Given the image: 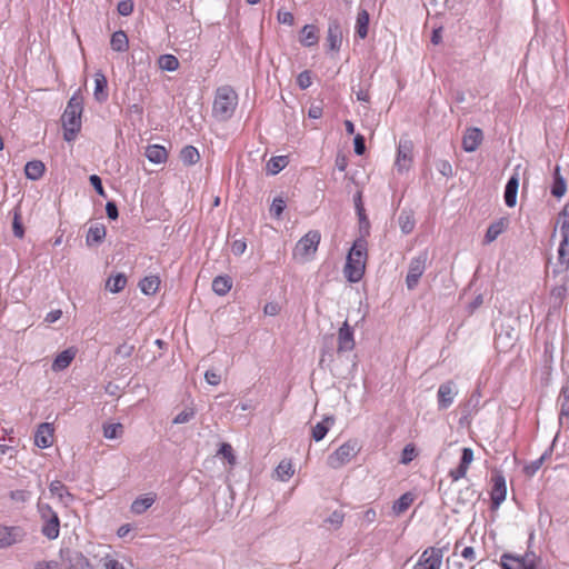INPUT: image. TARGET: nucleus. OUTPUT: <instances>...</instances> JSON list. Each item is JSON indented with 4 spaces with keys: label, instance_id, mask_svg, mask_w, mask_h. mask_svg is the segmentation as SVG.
Listing matches in <instances>:
<instances>
[{
    "label": "nucleus",
    "instance_id": "nucleus-1",
    "mask_svg": "<svg viewBox=\"0 0 569 569\" xmlns=\"http://www.w3.org/2000/svg\"><path fill=\"white\" fill-rule=\"evenodd\" d=\"M561 240L555 259L549 260L550 276L553 283L550 288L549 307L559 310L569 293V216H565L560 227Z\"/></svg>",
    "mask_w": 569,
    "mask_h": 569
},
{
    "label": "nucleus",
    "instance_id": "nucleus-2",
    "mask_svg": "<svg viewBox=\"0 0 569 569\" xmlns=\"http://www.w3.org/2000/svg\"><path fill=\"white\" fill-rule=\"evenodd\" d=\"M367 262V242L363 239L355 241L347 256L343 269L345 277L350 282H358L362 279Z\"/></svg>",
    "mask_w": 569,
    "mask_h": 569
},
{
    "label": "nucleus",
    "instance_id": "nucleus-3",
    "mask_svg": "<svg viewBox=\"0 0 569 569\" xmlns=\"http://www.w3.org/2000/svg\"><path fill=\"white\" fill-rule=\"evenodd\" d=\"M237 106L238 94L231 87L223 86L217 89L212 107V114L216 119L220 121L230 119Z\"/></svg>",
    "mask_w": 569,
    "mask_h": 569
},
{
    "label": "nucleus",
    "instance_id": "nucleus-4",
    "mask_svg": "<svg viewBox=\"0 0 569 569\" xmlns=\"http://www.w3.org/2000/svg\"><path fill=\"white\" fill-rule=\"evenodd\" d=\"M82 99L73 94L69 100L62 114V126L64 129V140L72 141L81 128Z\"/></svg>",
    "mask_w": 569,
    "mask_h": 569
},
{
    "label": "nucleus",
    "instance_id": "nucleus-5",
    "mask_svg": "<svg viewBox=\"0 0 569 569\" xmlns=\"http://www.w3.org/2000/svg\"><path fill=\"white\" fill-rule=\"evenodd\" d=\"M361 446L357 439H349L339 446L327 458L329 468L338 470L351 462L360 452Z\"/></svg>",
    "mask_w": 569,
    "mask_h": 569
},
{
    "label": "nucleus",
    "instance_id": "nucleus-6",
    "mask_svg": "<svg viewBox=\"0 0 569 569\" xmlns=\"http://www.w3.org/2000/svg\"><path fill=\"white\" fill-rule=\"evenodd\" d=\"M320 232L311 230L306 233L296 244L293 249V259L300 263L310 261L318 250L320 243Z\"/></svg>",
    "mask_w": 569,
    "mask_h": 569
},
{
    "label": "nucleus",
    "instance_id": "nucleus-7",
    "mask_svg": "<svg viewBox=\"0 0 569 569\" xmlns=\"http://www.w3.org/2000/svg\"><path fill=\"white\" fill-rule=\"evenodd\" d=\"M500 560L503 569H545L539 567L540 559L535 552H526L521 557L503 553Z\"/></svg>",
    "mask_w": 569,
    "mask_h": 569
},
{
    "label": "nucleus",
    "instance_id": "nucleus-8",
    "mask_svg": "<svg viewBox=\"0 0 569 569\" xmlns=\"http://www.w3.org/2000/svg\"><path fill=\"white\" fill-rule=\"evenodd\" d=\"M39 512L42 520V535L49 540H54L59 537L60 520L56 511L49 505H39Z\"/></svg>",
    "mask_w": 569,
    "mask_h": 569
},
{
    "label": "nucleus",
    "instance_id": "nucleus-9",
    "mask_svg": "<svg viewBox=\"0 0 569 569\" xmlns=\"http://www.w3.org/2000/svg\"><path fill=\"white\" fill-rule=\"evenodd\" d=\"M413 162V143L408 138H400L397 156L395 160V168L399 173L409 171Z\"/></svg>",
    "mask_w": 569,
    "mask_h": 569
},
{
    "label": "nucleus",
    "instance_id": "nucleus-10",
    "mask_svg": "<svg viewBox=\"0 0 569 569\" xmlns=\"http://www.w3.org/2000/svg\"><path fill=\"white\" fill-rule=\"evenodd\" d=\"M26 537V531L20 526L0 525V549H8Z\"/></svg>",
    "mask_w": 569,
    "mask_h": 569
},
{
    "label": "nucleus",
    "instance_id": "nucleus-11",
    "mask_svg": "<svg viewBox=\"0 0 569 569\" xmlns=\"http://www.w3.org/2000/svg\"><path fill=\"white\" fill-rule=\"evenodd\" d=\"M442 557L441 549L428 548L421 553L415 569H441Z\"/></svg>",
    "mask_w": 569,
    "mask_h": 569
},
{
    "label": "nucleus",
    "instance_id": "nucleus-12",
    "mask_svg": "<svg viewBox=\"0 0 569 569\" xmlns=\"http://www.w3.org/2000/svg\"><path fill=\"white\" fill-rule=\"evenodd\" d=\"M492 489L490 492L492 509H498L507 497V485L502 473L497 472L491 478Z\"/></svg>",
    "mask_w": 569,
    "mask_h": 569
},
{
    "label": "nucleus",
    "instance_id": "nucleus-13",
    "mask_svg": "<svg viewBox=\"0 0 569 569\" xmlns=\"http://www.w3.org/2000/svg\"><path fill=\"white\" fill-rule=\"evenodd\" d=\"M426 256H418L413 258L409 264L408 274L406 278V284L409 290L416 288L419 282V279L423 274L426 270Z\"/></svg>",
    "mask_w": 569,
    "mask_h": 569
},
{
    "label": "nucleus",
    "instance_id": "nucleus-14",
    "mask_svg": "<svg viewBox=\"0 0 569 569\" xmlns=\"http://www.w3.org/2000/svg\"><path fill=\"white\" fill-rule=\"evenodd\" d=\"M457 393V386L453 381L441 383L437 392L439 409L443 410L449 408L453 403Z\"/></svg>",
    "mask_w": 569,
    "mask_h": 569
},
{
    "label": "nucleus",
    "instance_id": "nucleus-15",
    "mask_svg": "<svg viewBox=\"0 0 569 569\" xmlns=\"http://www.w3.org/2000/svg\"><path fill=\"white\" fill-rule=\"evenodd\" d=\"M356 346L353 329L347 321L342 323L338 331V352H349Z\"/></svg>",
    "mask_w": 569,
    "mask_h": 569
},
{
    "label": "nucleus",
    "instance_id": "nucleus-16",
    "mask_svg": "<svg viewBox=\"0 0 569 569\" xmlns=\"http://www.w3.org/2000/svg\"><path fill=\"white\" fill-rule=\"evenodd\" d=\"M53 432L54 429L51 423H41L34 433V445L41 449L51 447L53 443Z\"/></svg>",
    "mask_w": 569,
    "mask_h": 569
},
{
    "label": "nucleus",
    "instance_id": "nucleus-17",
    "mask_svg": "<svg viewBox=\"0 0 569 569\" xmlns=\"http://www.w3.org/2000/svg\"><path fill=\"white\" fill-rule=\"evenodd\" d=\"M483 139L482 131L479 128H469L462 138V148L466 152L476 151Z\"/></svg>",
    "mask_w": 569,
    "mask_h": 569
},
{
    "label": "nucleus",
    "instance_id": "nucleus-18",
    "mask_svg": "<svg viewBox=\"0 0 569 569\" xmlns=\"http://www.w3.org/2000/svg\"><path fill=\"white\" fill-rule=\"evenodd\" d=\"M77 355V350L74 348H68L60 352L53 360L51 369L54 372H59L68 368L73 361Z\"/></svg>",
    "mask_w": 569,
    "mask_h": 569
},
{
    "label": "nucleus",
    "instance_id": "nucleus-19",
    "mask_svg": "<svg viewBox=\"0 0 569 569\" xmlns=\"http://www.w3.org/2000/svg\"><path fill=\"white\" fill-rule=\"evenodd\" d=\"M328 47L331 51H338L342 43L341 27L337 21L330 22L327 33Z\"/></svg>",
    "mask_w": 569,
    "mask_h": 569
},
{
    "label": "nucleus",
    "instance_id": "nucleus-20",
    "mask_svg": "<svg viewBox=\"0 0 569 569\" xmlns=\"http://www.w3.org/2000/svg\"><path fill=\"white\" fill-rule=\"evenodd\" d=\"M49 491L51 496L57 497L64 506H68L73 500V496L69 492L68 488L59 480L50 483Z\"/></svg>",
    "mask_w": 569,
    "mask_h": 569
},
{
    "label": "nucleus",
    "instance_id": "nucleus-21",
    "mask_svg": "<svg viewBox=\"0 0 569 569\" xmlns=\"http://www.w3.org/2000/svg\"><path fill=\"white\" fill-rule=\"evenodd\" d=\"M144 156L150 162L154 164L164 163L168 159V152L166 148L160 144L148 146L146 148Z\"/></svg>",
    "mask_w": 569,
    "mask_h": 569
},
{
    "label": "nucleus",
    "instance_id": "nucleus-22",
    "mask_svg": "<svg viewBox=\"0 0 569 569\" xmlns=\"http://www.w3.org/2000/svg\"><path fill=\"white\" fill-rule=\"evenodd\" d=\"M519 188L518 174L510 177L505 189V202L506 206L512 208L517 203V193Z\"/></svg>",
    "mask_w": 569,
    "mask_h": 569
},
{
    "label": "nucleus",
    "instance_id": "nucleus-23",
    "mask_svg": "<svg viewBox=\"0 0 569 569\" xmlns=\"http://www.w3.org/2000/svg\"><path fill=\"white\" fill-rule=\"evenodd\" d=\"M335 425V418L332 416H327L322 419V421L315 425L311 429V436L315 441L322 440L330 428Z\"/></svg>",
    "mask_w": 569,
    "mask_h": 569
},
{
    "label": "nucleus",
    "instance_id": "nucleus-24",
    "mask_svg": "<svg viewBox=\"0 0 569 569\" xmlns=\"http://www.w3.org/2000/svg\"><path fill=\"white\" fill-rule=\"evenodd\" d=\"M67 569H93L90 561L81 552H70L67 557Z\"/></svg>",
    "mask_w": 569,
    "mask_h": 569
},
{
    "label": "nucleus",
    "instance_id": "nucleus-25",
    "mask_svg": "<svg viewBox=\"0 0 569 569\" xmlns=\"http://www.w3.org/2000/svg\"><path fill=\"white\" fill-rule=\"evenodd\" d=\"M508 227V219L501 218L491 223L485 234V242L491 243L495 241Z\"/></svg>",
    "mask_w": 569,
    "mask_h": 569
},
{
    "label": "nucleus",
    "instance_id": "nucleus-26",
    "mask_svg": "<svg viewBox=\"0 0 569 569\" xmlns=\"http://www.w3.org/2000/svg\"><path fill=\"white\" fill-rule=\"evenodd\" d=\"M107 89V78L100 71L94 73V92L93 96L97 101L102 102L108 98Z\"/></svg>",
    "mask_w": 569,
    "mask_h": 569
},
{
    "label": "nucleus",
    "instance_id": "nucleus-27",
    "mask_svg": "<svg viewBox=\"0 0 569 569\" xmlns=\"http://www.w3.org/2000/svg\"><path fill=\"white\" fill-rule=\"evenodd\" d=\"M318 30L313 24H306L301 30L300 42L305 47L316 46L318 43Z\"/></svg>",
    "mask_w": 569,
    "mask_h": 569
},
{
    "label": "nucleus",
    "instance_id": "nucleus-28",
    "mask_svg": "<svg viewBox=\"0 0 569 569\" xmlns=\"http://www.w3.org/2000/svg\"><path fill=\"white\" fill-rule=\"evenodd\" d=\"M295 473L293 465L290 460L283 459L274 470V476L280 481H288Z\"/></svg>",
    "mask_w": 569,
    "mask_h": 569
},
{
    "label": "nucleus",
    "instance_id": "nucleus-29",
    "mask_svg": "<svg viewBox=\"0 0 569 569\" xmlns=\"http://www.w3.org/2000/svg\"><path fill=\"white\" fill-rule=\"evenodd\" d=\"M567 191V183L565 178L560 174L559 166L556 167L553 172V183L551 187V193L556 198H561Z\"/></svg>",
    "mask_w": 569,
    "mask_h": 569
},
{
    "label": "nucleus",
    "instance_id": "nucleus-30",
    "mask_svg": "<svg viewBox=\"0 0 569 569\" xmlns=\"http://www.w3.org/2000/svg\"><path fill=\"white\" fill-rule=\"evenodd\" d=\"M110 46L113 51L126 52L129 48V40L127 34L119 30L112 33Z\"/></svg>",
    "mask_w": 569,
    "mask_h": 569
},
{
    "label": "nucleus",
    "instance_id": "nucleus-31",
    "mask_svg": "<svg viewBox=\"0 0 569 569\" xmlns=\"http://www.w3.org/2000/svg\"><path fill=\"white\" fill-rule=\"evenodd\" d=\"M106 237V227L101 223L93 224L89 228L87 233V244L92 246L100 243Z\"/></svg>",
    "mask_w": 569,
    "mask_h": 569
},
{
    "label": "nucleus",
    "instance_id": "nucleus-32",
    "mask_svg": "<svg viewBox=\"0 0 569 569\" xmlns=\"http://www.w3.org/2000/svg\"><path fill=\"white\" fill-rule=\"evenodd\" d=\"M415 497L410 492L403 493L392 506V512L395 516L405 513L409 507L413 503Z\"/></svg>",
    "mask_w": 569,
    "mask_h": 569
},
{
    "label": "nucleus",
    "instance_id": "nucleus-33",
    "mask_svg": "<svg viewBox=\"0 0 569 569\" xmlns=\"http://www.w3.org/2000/svg\"><path fill=\"white\" fill-rule=\"evenodd\" d=\"M44 169V164L41 161L33 160L27 162L24 167V172L28 179L38 180L43 176Z\"/></svg>",
    "mask_w": 569,
    "mask_h": 569
},
{
    "label": "nucleus",
    "instance_id": "nucleus-34",
    "mask_svg": "<svg viewBox=\"0 0 569 569\" xmlns=\"http://www.w3.org/2000/svg\"><path fill=\"white\" fill-rule=\"evenodd\" d=\"M369 29V13L367 10H360L356 20V32L359 38L365 39Z\"/></svg>",
    "mask_w": 569,
    "mask_h": 569
},
{
    "label": "nucleus",
    "instance_id": "nucleus-35",
    "mask_svg": "<svg viewBox=\"0 0 569 569\" xmlns=\"http://www.w3.org/2000/svg\"><path fill=\"white\" fill-rule=\"evenodd\" d=\"M232 287V281L229 277L218 276L212 281V290L219 295H227Z\"/></svg>",
    "mask_w": 569,
    "mask_h": 569
},
{
    "label": "nucleus",
    "instance_id": "nucleus-36",
    "mask_svg": "<svg viewBox=\"0 0 569 569\" xmlns=\"http://www.w3.org/2000/svg\"><path fill=\"white\" fill-rule=\"evenodd\" d=\"M153 503H154V497H152L150 495L139 497L132 502L131 511L136 515H141L147 509H149Z\"/></svg>",
    "mask_w": 569,
    "mask_h": 569
},
{
    "label": "nucleus",
    "instance_id": "nucleus-37",
    "mask_svg": "<svg viewBox=\"0 0 569 569\" xmlns=\"http://www.w3.org/2000/svg\"><path fill=\"white\" fill-rule=\"evenodd\" d=\"M160 286V279L157 276H149L143 278L139 288L144 295H154Z\"/></svg>",
    "mask_w": 569,
    "mask_h": 569
},
{
    "label": "nucleus",
    "instance_id": "nucleus-38",
    "mask_svg": "<svg viewBox=\"0 0 569 569\" xmlns=\"http://www.w3.org/2000/svg\"><path fill=\"white\" fill-rule=\"evenodd\" d=\"M181 161L187 166L197 163L200 159L199 151L192 146H186L180 152Z\"/></svg>",
    "mask_w": 569,
    "mask_h": 569
},
{
    "label": "nucleus",
    "instance_id": "nucleus-39",
    "mask_svg": "<svg viewBox=\"0 0 569 569\" xmlns=\"http://www.w3.org/2000/svg\"><path fill=\"white\" fill-rule=\"evenodd\" d=\"M127 284V278L122 273H118L116 276L110 277L107 280L106 287L107 289L112 292L117 293L120 292Z\"/></svg>",
    "mask_w": 569,
    "mask_h": 569
},
{
    "label": "nucleus",
    "instance_id": "nucleus-40",
    "mask_svg": "<svg viewBox=\"0 0 569 569\" xmlns=\"http://www.w3.org/2000/svg\"><path fill=\"white\" fill-rule=\"evenodd\" d=\"M100 562L101 569H127L116 553H106Z\"/></svg>",
    "mask_w": 569,
    "mask_h": 569
},
{
    "label": "nucleus",
    "instance_id": "nucleus-41",
    "mask_svg": "<svg viewBox=\"0 0 569 569\" xmlns=\"http://www.w3.org/2000/svg\"><path fill=\"white\" fill-rule=\"evenodd\" d=\"M288 164L287 157H272L267 163V171L270 174H277Z\"/></svg>",
    "mask_w": 569,
    "mask_h": 569
},
{
    "label": "nucleus",
    "instance_id": "nucleus-42",
    "mask_svg": "<svg viewBox=\"0 0 569 569\" xmlns=\"http://www.w3.org/2000/svg\"><path fill=\"white\" fill-rule=\"evenodd\" d=\"M159 68L166 71H176L179 68V60L172 54H162L158 60Z\"/></svg>",
    "mask_w": 569,
    "mask_h": 569
},
{
    "label": "nucleus",
    "instance_id": "nucleus-43",
    "mask_svg": "<svg viewBox=\"0 0 569 569\" xmlns=\"http://www.w3.org/2000/svg\"><path fill=\"white\" fill-rule=\"evenodd\" d=\"M123 433V426L119 422L107 423L103 426V437L107 439H118Z\"/></svg>",
    "mask_w": 569,
    "mask_h": 569
},
{
    "label": "nucleus",
    "instance_id": "nucleus-44",
    "mask_svg": "<svg viewBox=\"0 0 569 569\" xmlns=\"http://www.w3.org/2000/svg\"><path fill=\"white\" fill-rule=\"evenodd\" d=\"M399 226L403 233H410L415 228V220L410 212L402 211L399 216Z\"/></svg>",
    "mask_w": 569,
    "mask_h": 569
},
{
    "label": "nucleus",
    "instance_id": "nucleus-45",
    "mask_svg": "<svg viewBox=\"0 0 569 569\" xmlns=\"http://www.w3.org/2000/svg\"><path fill=\"white\" fill-rule=\"evenodd\" d=\"M196 416V409L192 406L186 407L172 420L174 425H183L190 422Z\"/></svg>",
    "mask_w": 569,
    "mask_h": 569
},
{
    "label": "nucleus",
    "instance_id": "nucleus-46",
    "mask_svg": "<svg viewBox=\"0 0 569 569\" xmlns=\"http://www.w3.org/2000/svg\"><path fill=\"white\" fill-rule=\"evenodd\" d=\"M551 455V449L547 450L541 457L531 461L528 466L525 467V472L528 476H533L543 465L545 460L549 458Z\"/></svg>",
    "mask_w": 569,
    "mask_h": 569
},
{
    "label": "nucleus",
    "instance_id": "nucleus-47",
    "mask_svg": "<svg viewBox=\"0 0 569 569\" xmlns=\"http://www.w3.org/2000/svg\"><path fill=\"white\" fill-rule=\"evenodd\" d=\"M218 455H221L224 459H227L231 467L236 465V456L231 445L226 442L221 443Z\"/></svg>",
    "mask_w": 569,
    "mask_h": 569
},
{
    "label": "nucleus",
    "instance_id": "nucleus-48",
    "mask_svg": "<svg viewBox=\"0 0 569 569\" xmlns=\"http://www.w3.org/2000/svg\"><path fill=\"white\" fill-rule=\"evenodd\" d=\"M12 230H13V234L16 237H18L20 239L23 238L24 229H23V226L21 222L20 212L18 210H16L13 213Z\"/></svg>",
    "mask_w": 569,
    "mask_h": 569
},
{
    "label": "nucleus",
    "instance_id": "nucleus-49",
    "mask_svg": "<svg viewBox=\"0 0 569 569\" xmlns=\"http://www.w3.org/2000/svg\"><path fill=\"white\" fill-rule=\"evenodd\" d=\"M286 208V202L282 198H274L270 207V213L274 218L279 219Z\"/></svg>",
    "mask_w": 569,
    "mask_h": 569
},
{
    "label": "nucleus",
    "instance_id": "nucleus-50",
    "mask_svg": "<svg viewBox=\"0 0 569 569\" xmlns=\"http://www.w3.org/2000/svg\"><path fill=\"white\" fill-rule=\"evenodd\" d=\"M560 400H561V411H560L561 416L569 417V386L566 388H562Z\"/></svg>",
    "mask_w": 569,
    "mask_h": 569
},
{
    "label": "nucleus",
    "instance_id": "nucleus-51",
    "mask_svg": "<svg viewBox=\"0 0 569 569\" xmlns=\"http://www.w3.org/2000/svg\"><path fill=\"white\" fill-rule=\"evenodd\" d=\"M117 10H118V13L123 16V17H127V16L131 14L132 11H133V2H132V0H121L118 3Z\"/></svg>",
    "mask_w": 569,
    "mask_h": 569
},
{
    "label": "nucleus",
    "instance_id": "nucleus-52",
    "mask_svg": "<svg viewBox=\"0 0 569 569\" xmlns=\"http://www.w3.org/2000/svg\"><path fill=\"white\" fill-rule=\"evenodd\" d=\"M297 83L300 89H308L312 83L310 72L306 70L299 73V76L297 77Z\"/></svg>",
    "mask_w": 569,
    "mask_h": 569
},
{
    "label": "nucleus",
    "instance_id": "nucleus-53",
    "mask_svg": "<svg viewBox=\"0 0 569 569\" xmlns=\"http://www.w3.org/2000/svg\"><path fill=\"white\" fill-rule=\"evenodd\" d=\"M416 457V449L412 445H407L401 455V463L407 465Z\"/></svg>",
    "mask_w": 569,
    "mask_h": 569
},
{
    "label": "nucleus",
    "instance_id": "nucleus-54",
    "mask_svg": "<svg viewBox=\"0 0 569 569\" xmlns=\"http://www.w3.org/2000/svg\"><path fill=\"white\" fill-rule=\"evenodd\" d=\"M473 461V451L470 448H463L462 449V456L460 463L462 467L469 469L471 462Z\"/></svg>",
    "mask_w": 569,
    "mask_h": 569
},
{
    "label": "nucleus",
    "instance_id": "nucleus-55",
    "mask_svg": "<svg viewBox=\"0 0 569 569\" xmlns=\"http://www.w3.org/2000/svg\"><path fill=\"white\" fill-rule=\"evenodd\" d=\"M277 18L278 21L282 24L292 26L295 22L293 14L286 10H279Z\"/></svg>",
    "mask_w": 569,
    "mask_h": 569
},
{
    "label": "nucleus",
    "instance_id": "nucleus-56",
    "mask_svg": "<svg viewBox=\"0 0 569 569\" xmlns=\"http://www.w3.org/2000/svg\"><path fill=\"white\" fill-rule=\"evenodd\" d=\"M34 569H62L61 565L56 560H41L34 565Z\"/></svg>",
    "mask_w": 569,
    "mask_h": 569
},
{
    "label": "nucleus",
    "instance_id": "nucleus-57",
    "mask_svg": "<svg viewBox=\"0 0 569 569\" xmlns=\"http://www.w3.org/2000/svg\"><path fill=\"white\" fill-rule=\"evenodd\" d=\"M206 381L211 386H218L221 381V376L214 370H207L204 373Z\"/></svg>",
    "mask_w": 569,
    "mask_h": 569
},
{
    "label": "nucleus",
    "instance_id": "nucleus-58",
    "mask_svg": "<svg viewBox=\"0 0 569 569\" xmlns=\"http://www.w3.org/2000/svg\"><path fill=\"white\" fill-rule=\"evenodd\" d=\"M247 249V243L244 240H234L231 244V251L236 256H241L244 253Z\"/></svg>",
    "mask_w": 569,
    "mask_h": 569
},
{
    "label": "nucleus",
    "instance_id": "nucleus-59",
    "mask_svg": "<svg viewBox=\"0 0 569 569\" xmlns=\"http://www.w3.org/2000/svg\"><path fill=\"white\" fill-rule=\"evenodd\" d=\"M134 350V347L129 343H122L117 348V355L121 356L122 358H129Z\"/></svg>",
    "mask_w": 569,
    "mask_h": 569
},
{
    "label": "nucleus",
    "instance_id": "nucleus-60",
    "mask_svg": "<svg viewBox=\"0 0 569 569\" xmlns=\"http://www.w3.org/2000/svg\"><path fill=\"white\" fill-rule=\"evenodd\" d=\"M355 152L358 154V156H361L365 153L366 151V146H365V138L361 134H357L355 137Z\"/></svg>",
    "mask_w": 569,
    "mask_h": 569
},
{
    "label": "nucleus",
    "instance_id": "nucleus-61",
    "mask_svg": "<svg viewBox=\"0 0 569 569\" xmlns=\"http://www.w3.org/2000/svg\"><path fill=\"white\" fill-rule=\"evenodd\" d=\"M89 180H90V183L92 184V187L96 189V191L100 196L106 197L101 179L97 174H92V176H90Z\"/></svg>",
    "mask_w": 569,
    "mask_h": 569
},
{
    "label": "nucleus",
    "instance_id": "nucleus-62",
    "mask_svg": "<svg viewBox=\"0 0 569 569\" xmlns=\"http://www.w3.org/2000/svg\"><path fill=\"white\" fill-rule=\"evenodd\" d=\"M467 471H468L467 468L459 465L458 468H456L449 472V476L452 478L453 481H458L459 479H462L466 477Z\"/></svg>",
    "mask_w": 569,
    "mask_h": 569
},
{
    "label": "nucleus",
    "instance_id": "nucleus-63",
    "mask_svg": "<svg viewBox=\"0 0 569 569\" xmlns=\"http://www.w3.org/2000/svg\"><path fill=\"white\" fill-rule=\"evenodd\" d=\"M263 312L267 316H277L280 312V306L277 302H268L263 308Z\"/></svg>",
    "mask_w": 569,
    "mask_h": 569
},
{
    "label": "nucleus",
    "instance_id": "nucleus-64",
    "mask_svg": "<svg viewBox=\"0 0 569 569\" xmlns=\"http://www.w3.org/2000/svg\"><path fill=\"white\" fill-rule=\"evenodd\" d=\"M343 521V513L341 511H333L329 518L327 519V522L339 527Z\"/></svg>",
    "mask_w": 569,
    "mask_h": 569
}]
</instances>
